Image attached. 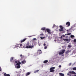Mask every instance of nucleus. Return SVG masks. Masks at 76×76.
<instances>
[{
    "label": "nucleus",
    "mask_w": 76,
    "mask_h": 76,
    "mask_svg": "<svg viewBox=\"0 0 76 76\" xmlns=\"http://www.w3.org/2000/svg\"><path fill=\"white\" fill-rule=\"evenodd\" d=\"M71 74H73L74 75H76V73H75V72L74 71H69V72L67 74V75H68V76H71Z\"/></svg>",
    "instance_id": "nucleus-1"
},
{
    "label": "nucleus",
    "mask_w": 76,
    "mask_h": 76,
    "mask_svg": "<svg viewBox=\"0 0 76 76\" xmlns=\"http://www.w3.org/2000/svg\"><path fill=\"white\" fill-rule=\"evenodd\" d=\"M54 69H55V67H52L50 68V72H54L55 71L54 70Z\"/></svg>",
    "instance_id": "nucleus-2"
},
{
    "label": "nucleus",
    "mask_w": 76,
    "mask_h": 76,
    "mask_svg": "<svg viewBox=\"0 0 76 76\" xmlns=\"http://www.w3.org/2000/svg\"><path fill=\"white\" fill-rule=\"evenodd\" d=\"M60 27L61 29H59V31H64V27L61 26H60Z\"/></svg>",
    "instance_id": "nucleus-3"
},
{
    "label": "nucleus",
    "mask_w": 76,
    "mask_h": 76,
    "mask_svg": "<svg viewBox=\"0 0 76 76\" xmlns=\"http://www.w3.org/2000/svg\"><path fill=\"white\" fill-rule=\"evenodd\" d=\"M64 52H65V50H61V52H60L59 53V55L63 54H64Z\"/></svg>",
    "instance_id": "nucleus-4"
},
{
    "label": "nucleus",
    "mask_w": 76,
    "mask_h": 76,
    "mask_svg": "<svg viewBox=\"0 0 76 76\" xmlns=\"http://www.w3.org/2000/svg\"><path fill=\"white\" fill-rule=\"evenodd\" d=\"M33 47H34L33 45L31 46L29 45V46H26V48H32Z\"/></svg>",
    "instance_id": "nucleus-5"
},
{
    "label": "nucleus",
    "mask_w": 76,
    "mask_h": 76,
    "mask_svg": "<svg viewBox=\"0 0 76 76\" xmlns=\"http://www.w3.org/2000/svg\"><path fill=\"white\" fill-rule=\"evenodd\" d=\"M66 25H67L66 27H69L70 26V23L69 22H67L66 23Z\"/></svg>",
    "instance_id": "nucleus-6"
},
{
    "label": "nucleus",
    "mask_w": 76,
    "mask_h": 76,
    "mask_svg": "<svg viewBox=\"0 0 76 76\" xmlns=\"http://www.w3.org/2000/svg\"><path fill=\"white\" fill-rule=\"evenodd\" d=\"M26 39H27V38H25L23 40L20 41L21 44H22V42H25V40H26Z\"/></svg>",
    "instance_id": "nucleus-7"
},
{
    "label": "nucleus",
    "mask_w": 76,
    "mask_h": 76,
    "mask_svg": "<svg viewBox=\"0 0 76 76\" xmlns=\"http://www.w3.org/2000/svg\"><path fill=\"white\" fill-rule=\"evenodd\" d=\"M37 54H42V51L41 50H38L37 51Z\"/></svg>",
    "instance_id": "nucleus-8"
},
{
    "label": "nucleus",
    "mask_w": 76,
    "mask_h": 76,
    "mask_svg": "<svg viewBox=\"0 0 76 76\" xmlns=\"http://www.w3.org/2000/svg\"><path fill=\"white\" fill-rule=\"evenodd\" d=\"M30 74H31V72H28L27 73H26V76H28V75H29Z\"/></svg>",
    "instance_id": "nucleus-9"
},
{
    "label": "nucleus",
    "mask_w": 76,
    "mask_h": 76,
    "mask_svg": "<svg viewBox=\"0 0 76 76\" xmlns=\"http://www.w3.org/2000/svg\"><path fill=\"white\" fill-rule=\"evenodd\" d=\"M4 76H10V75L8 74H7L6 73L4 74Z\"/></svg>",
    "instance_id": "nucleus-10"
},
{
    "label": "nucleus",
    "mask_w": 76,
    "mask_h": 76,
    "mask_svg": "<svg viewBox=\"0 0 76 76\" xmlns=\"http://www.w3.org/2000/svg\"><path fill=\"white\" fill-rule=\"evenodd\" d=\"M46 30L47 32H50V31H51V30L48 28L46 29Z\"/></svg>",
    "instance_id": "nucleus-11"
},
{
    "label": "nucleus",
    "mask_w": 76,
    "mask_h": 76,
    "mask_svg": "<svg viewBox=\"0 0 76 76\" xmlns=\"http://www.w3.org/2000/svg\"><path fill=\"white\" fill-rule=\"evenodd\" d=\"M21 63L19 61H18V62L17 63L16 65H19L21 64Z\"/></svg>",
    "instance_id": "nucleus-12"
},
{
    "label": "nucleus",
    "mask_w": 76,
    "mask_h": 76,
    "mask_svg": "<svg viewBox=\"0 0 76 76\" xmlns=\"http://www.w3.org/2000/svg\"><path fill=\"white\" fill-rule=\"evenodd\" d=\"M12 60H13V57L11 58L10 59V62H13V61H12Z\"/></svg>",
    "instance_id": "nucleus-13"
},
{
    "label": "nucleus",
    "mask_w": 76,
    "mask_h": 76,
    "mask_svg": "<svg viewBox=\"0 0 76 76\" xmlns=\"http://www.w3.org/2000/svg\"><path fill=\"white\" fill-rule=\"evenodd\" d=\"M59 75H60L61 76H64V74L61 73H59Z\"/></svg>",
    "instance_id": "nucleus-14"
},
{
    "label": "nucleus",
    "mask_w": 76,
    "mask_h": 76,
    "mask_svg": "<svg viewBox=\"0 0 76 76\" xmlns=\"http://www.w3.org/2000/svg\"><path fill=\"white\" fill-rule=\"evenodd\" d=\"M63 40L64 41H69V39H64Z\"/></svg>",
    "instance_id": "nucleus-15"
},
{
    "label": "nucleus",
    "mask_w": 76,
    "mask_h": 76,
    "mask_svg": "<svg viewBox=\"0 0 76 76\" xmlns=\"http://www.w3.org/2000/svg\"><path fill=\"white\" fill-rule=\"evenodd\" d=\"M69 52H70L69 50H67L65 52V54H68V53H69Z\"/></svg>",
    "instance_id": "nucleus-16"
},
{
    "label": "nucleus",
    "mask_w": 76,
    "mask_h": 76,
    "mask_svg": "<svg viewBox=\"0 0 76 76\" xmlns=\"http://www.w3.org/2000/svg\"><path fill=\"white\" fill-rule=\"evenodd\" d=\"M41 29V30H42V31H45V29H46L45 28L43 27Z\"/></svg>",
    "instance_id": "nucleus-17"
},
{
    "label": "nucleus",
    "mask_w": 76,
    "mask_h": 76,
    "mask_svg": "<svg viewBox=\"0 0 76 76\" xmlns=\"http://www.w3.org/2000/svg\"><path fill=\"white\" fill-rule=\"evenodd\" d=\"M26 63V61L25 60H24L23 61H22L21 62V63L22 64H25V63Z\"/></svg>",
    "instance_id": "nucleus-18"
},
{
    "label": "nucleus",
    "mask_w": 76,
    "mask_h": 76,
    "mask_svg": "<svg viewBox=\"0 0 76 76\" xmlns=\"http://www.w3.org/2000/svg\"><path fill=\"white\" fill-rule=\"evenodd\" d=\"M30 45V44L29 42H27V43L26 44V46H29Z\"/></svg>",
    "instance_id": "nucleus-19"
},
{
    "label": "nucleus",
    "mask_w": 76,
    "mask_h": 76,
    "mask_svg": "<svg viewBox=\"0 0 76 76\" xmlns=\"http://www.w3.org/2000/svg\"><path fill=\"white\" fill-rule=\"evenodd\" d=\"M47 62H48V60H45L44 61L43 63H47Z\"/></svg>",
    "instance_id": "nucleus-20"
},
{
    "label": "nucleus",
    "mask_w": 76,
    "mask_h": 76,
    "mask_svg": "<svg viewBox=\"0 0 76 76\" xmlns=\"http://www.w3.org/2000/svg\"><path fill=\"white\" fill-rule=\"evenodd\" d=\"M52 33V32H51V31H49L48 32V34H51Z\"/></svg>",
    "instance_id": "nucleus-21"
},
{
    "label": "nucleus",
    "mask_w": 76,
    "mask_h": 76,
    "mask_svg": "<svg viewBox=\"0 0 76 76\" xmlns=\"http://www.w3.org/2000/svg\"><path fill=\"white\" fill-rule=\"evenodd\" d=\"M70 37L71 38H74V37H75V36L72 35H71Z\"/></svg>",
    "instance_id": "nucleus-22"
},
{
    "label": "nucleus",
    "mask_w": 76,
    "mask_h": 76,
    "mask_svg": "<svg viewBox=\"0 0 76 76\" xmlns=\"http://www.w3.org/2000/svg\"><path fill=\"white\" fill-rule=\"evenodd\" d=\"M20 65H18L17 66V68H18V69H19V68H20Z\"/></svg>",
    "instance_id": "nucleus-23"
},
{
    "label": "nucleus",
    "mask_w": 76,
    "mask_h": 76,
    "mask_svg": "<svg viewBox=\"0 0 76 76\" xmlns=\"http://www.w3.org/2000/svg\"><path fill=\"white\" fill-rule=\"evenodd\" d=\"M39 72V70H37L36 71H35L34 72V73H37V72Z\"/></svg>",
    "instance_id": "nucleus-24"
},
{
    "label": "nucleus",
    "mask_w": 76,
    "mask_h": 76,
    "mask_svg": "<svg viewBox=\"0 0 76 76\" xmlns=\"http://www.w3.org/2000/svg\"><path fill=\"white\" fill-rule=\"evenodd\" d=\"M73 70H76V67H74L73 68Z\"/></svg>",
    "instance_id": "nucleus-25"
},
{
    "label": "nucleus",
    "mask_w": 76,
    "mask_h": 76,
    "mask_svg": "<svg viewBox=\"0 0 76 76\" xmlns=\"http://www.w3.org/2000/svg\"><path fill=\"white\" fill-rule=\"evenodd\" d=\"M56 26V25H55V24H53V28H54V27H55Z\"/></svg>",
    "instance_id": "nucleus-26"
},
{
    "label": "nucleus",
    "mask_w": 76,
    "mask_h": 76,
    "mask_svg": "<svg viewBox=\"0 0 76 76\" xmlns=\"http://www.w3.org/2000/svg\"><path fill=\"white\" fill-rule=\"evenodd\" d=\"M44 38H45V37H40V39H44Z\"/></svg>",
    "instance_id": "nucleus-27"
},
{
    "label": "nucleus",
    "mask_w": 76,
    "mask_h": 76,
    "mask_svg": "<svg viewBox=\"0 0 76 76\" xmlns=\"http://www.w3.org/2000/svg\"><path fill=\"white\" fill-rule=\"evenodd\" d=\"M74 42H76V39H74Z\"/></svg>",
    "instance_id": "nucleus-28"
},
{
    "label": "nucleus",
    "mask_w": 76,
    "mask_h": 76,
    "mask_svg": "<svg viewBox=\"0 0 76 76\" xmlns=\"http://www.w3.org/2000/svg\"><path fill=\"white\" fill-rule=\"evenodd\" d=\"M68 48H70V47H71V45H69L68 46Z\"/></svg>",
    "instance_id": "nucleus-29"
},
{
    "label": "nucleus",
    "mask_w": 76,
    "mask_h": 76,
    "mask_svg": "<svg viewBox=\"0 0 76 76\" xmlns=\"http://www.w3.org/2000/svg\"><path fill=\"white\" fill-rule=\"evenodd\" d=\"M67 35H71V33H68L67 34Z\"/></svg>",
    "instance_id": "nucleus-30"
},
{
    "label": "nucleus",
    "mask_w": 76,
    "mask_h": 76,
    "mask_svg": "<svg viewBox=\"0 0 76 76\" xmlns=\"http://www.w3.org/2000/svg\"><path fill=\"white\" fill-rule=\"evenodd\" d=\"M37 39H36V38H34L33 39V40H34V41H35V40H36Z\"/></svg>",
    "instance_id": "nucleus-31"
},
{
    "label": "nucleus",
    "mask_w": 76,
    "mask_h": 76,
    "mask_svg": "<svg viewBox=\"0 0 76 76\" xmlns=\"http://www.w3.org/2000/svg\"><path fill=\"white\" fill-rule=\"evenodd\" d=\"M1 68L0 66V72H1Z\"/></svg>",
    "instance_id": "nucleus-32"
},
{
    "label": "nucleus",
    "mask_w": 76,
    "mask_h": 76,
    "mask_svg": "<svg viewBox=\"0 0 76 76\" xmlns=\"http://www.w3.org/2000/svg\"><path fill=\"white\" fill-rule=\"evenodd\" d=\"M62 37H65V35H62Z\"/></svg>",
    "instance_id": "nucleus-33"
},
{
    "label": "nucleus",
    "mask_w": 76,
    "mask_h": 76,
    "mask_svg": "<svg viewBox=\"0 0 76 76\" xmlns=\"http://www.w3.org/2000/svg\"><path fill=\"white\" fill-rule=\"evenodd\" d=\"M47 46L45 47V49H47Z\"/></svg>",
    "instance_id": "nucleus-34"
},
{
    "label": "nucleus",
    "mask_w": 76,
    "mask_h": 76,
    "mask_svg": "<svg viewBox=\"0 0 76 76\" xmlns=\"http://www.w3.org/2000/svg\"><path fill=\"white\" fill-rule=\"evenodd\" d=\"M71 65H72V63H70L69 64V66H71Z\"/></svg>",
    "instance_id": "nucleus-35"
},
{
    "label": "nucleus",
    "mask_w": 76,
    "mask_h": 76,
    "mask_svg": "<svg viewBox=\"0 0 76 76\" xmlns=\"http://www.w3.org/2000/svg\"><path fill=\"white\" fill-rule=\"evenodd\" d=\"M72 28H73V27H72L70 28V29H69V31H70V29H72Z\"/></svg>",
    "instance_id": "nucleus-36"
},
{
    "label": "nucleus",
    "mask_w": 76,
    "mask_h": 76,
    "mask_svg": "<svg viewBox=\"0 0 76 76\" xmlns=\"http://www.w3.org/2000/svg\"><path fill=\"white\" fill-rule=\"evenodd\" d=\"M20 57H22V56H22V54L20 55Z\"/></svg>",
    "instance_id": "nucleus-37"
},
{
    "label": "nucleus",
    "mask_w": 76,
    "mask_h": 76,
    "mask_svg": "<svg viewBox=\"0 0 76 76\" xmlns=\"http://www.w3.org/2000/svg\"><path fill=\"white\" fill-rule=\"evenodd\" d=\"M40 35H42H42H44V34H40Z\"/></svg>",
    "instance_id": "nucleus-38"
},
{
    "label": "nucleus",
    "mask_w": 76,
    "mask_h": 76,
    "mask_svg": "<svg viewBox=\"0 0 76 76\" xmlns=\"http://www.w3.org/2000/svg\"><path fill=\"white\" fill-rule=\"evenodd\" d=\"M68 41H70V39H69Z\"/></svg>",
    "instance_id": "nucleus-39"
},
{
    "label": "nucleus",
    "mask_w": 76,
    "mask_h": 76,
    "mask_svg": "<svg viewBox=\"0 0 76 76\" xmlns=\"http://www.w3.org/2000/svg\"><path fill=\"white\" fill-rule=\"evenodd\" d=\"M44 46H45V45H46V44H45V43H44Z\"/></svg>",
    "instance_id": "nucleus-40"
},
{
    "label": "nucleus",
    "mask_w": 76,
    "mask_h": 76,
    "mask_svg": "<svg viewBox=\"0 0 76 76\" xmlns=\"http://www.w3.org/2000/svg\"><path fill=\"white\" fill-rule=\"evenodd\" d=\"M58 67H60V68L61 67V65H59V66Z\"/></svg>",
    "instance_id": "nucleus-41"
},
{
    "label": "nucleus",
    "mask_w": 76,
    "mask_h": 76,
    "mask_svg": "<svg viewBox=\"0 0 76 76\" xmlns=\"http://www.w3.org/2000/svg\"><path fill=\"white\" fill-rule=\"evenodd\" d=\"M22 45H23L22 44H20V46H21V47H22Z\"/></svg>",
    "instance_id": "nucleus-42"
},
{
    "label": "nucleus",
    "mask_w": 76,
    "mask_h": 76,
    "mask_svg": "<svg viewBox=\"0 0 76 76\" xmlns=\"http://www.w3.org/2000/svg\"><path fill=\"white\" fill-rule=\"evenodd\" d=\"M15 63H18V61H15Z\"/></svg>",
    "instance_id": "nucleus-43"
},
{
    "label": "nucleus",
    "mask_w": 76,
    "mask_h": 76,
    "mask_svg": "<svg viewBox=\"0 0 76 76\" xmlns=\"http://www.w3.org/2000/svg\"><path fill=\"white\" fill-rule=\"evenodd\" d=\"M61 38H63V36H61Z\"/></svg>",
    "instance_id": "nucleus-44"
},
{
    "label": "nucleus",
    "mask_w": 76,
    "mask_h": 76,
    "mask_svg": "<svg viewBox=\"0 0 76 76\" xmlns=\"http://www.w3.org/2000/svg\"><path fill=\"white\" fill-rule=\"evenodd\" d=\"M69 31V30H66V32H68Z\"/></svg>",
    "instance_id": "nucleus-45"
},
{
    "label": "nucleus",
    "mask_w": 76,
    "mask_h": 76,
    "mask_svg": "<svg viewBox=\"0 0 76 76\" xmlns=\"http://www.w3.org/2000/svg\"><path fill=\"white\" fill-rule=\"evenodd\" d=\"M54 41H55V42H56V41H57V40H54Z\"/></svg>",
    "instance_id": "nucleus-46"
},
{
    "label": "nucleus",
    "mask_w": 76,
    "mask_h": 76,
    "mask_svg": "<svg viewBox=\"0 0 76 76\" xmlns=\"http://www.w3.org/2000/svg\"><path fill=\"white\" fill-rule=\"evenodd\" d=\"M74 76H76V75H74Z\"/></svg>",
    "instance_id": "nucleus-47"
},
{
    "label": "nucleus",
    "mask_w": 76,
    "mask_h": 76,
    "mask_svg": "<svg viewBox=\"0 0 76 76\" xmlns=\"http://www.w3.org/2000/svg\"><path fill=\"white\" fill-rule=\"evenodd\" d=\"M67 35V34H65V35Z\"/></svg>",
    "instance_id": "nucleus-48"
},
{
    "label": "nucleus",
    "mask_w": 76,
    "mask_h": 76,
    "mask_svg": "<svg viewBox=\"0 0 76 76\" xmlns=\"http://www.w3.org/2000/svg\"><path fill=\"white\" fill-rule=\"evenodd\" d=\"M45 32H46V31H45Z\"/></svg>",
    "instance_id": "nucleus-49"
}]
</instances>
